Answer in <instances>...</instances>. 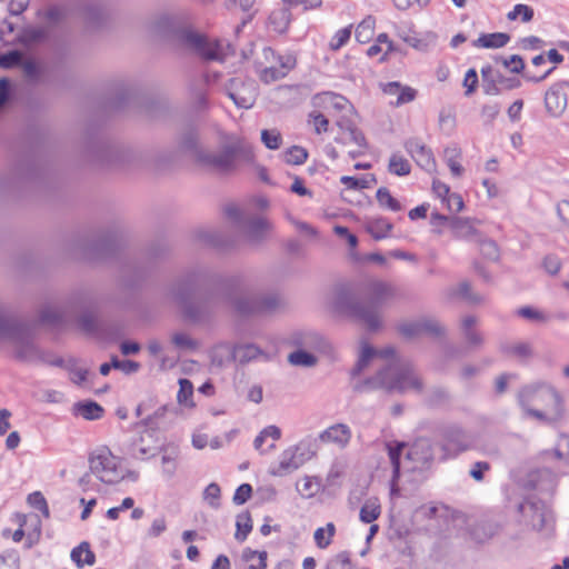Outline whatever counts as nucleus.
I'll list each match as a JSON object with an SVG mask.
<instances>
[{"label":"nucleus","instance_id":"1","mask_svg":"<svg viewBox=\"0 0 569 569\" xmlns=\"http://www.w3.org/2000/svg\"><path fill=\"white\" fill-rule=\"evenodd\" d=\"M378 362L381 370L373 379V383L390 391H420L422 381L413 369L402 362L393 349L386 348L376 350L366 345L362 348L361 356L357 366V371L361 372L370 363Z\"/></svg>","mask_w":569,"mask_h":569},{"label":"nucleus","instance_id":"2","mask_svg":"<svg viewBox=\"0 0 569 569\" xmlns=\"http://www.w3.org/2000/svg\"><path fill=\"white\" fill-rule=\"evenodd\" d=\"M526 401L531 405L529 413L545 422H553L561 418V399L558 392L549 387L535 389L526 395Z\"/></svg>","mask_w":569,"mask_h":569},{"label":"nucleus","instance_id":"3","mask_svg":"<svg viewBox=\"0 0 569 569\" xmlns=\"http://www.w3.org/2000/svg\"><path fill=\"white\" fill-rule=\"evenodd\" d=\"M90 470L103 482L113 483L123 477L121 459L107 447L97 448L89 457Z\"/></svg>","mask_w":569,"mask_h":569},{"label":"nucleus","instance_id":"4","mask_svg":"<svg viewBox=\"0 0 569 569\" xmlns=\"http://www.w3.org/2000/svg\"><path fill=\"white\" fill-rule=\"evenodd\" d=\"M184 39L188 46L207 60L221 61L227 56V50L229 49V46H224L221 41L209 39L193 31L187 32Z\"/></svg>","mask_w":569,"mask_h":569},{"label":"nucleus","instance_id":"5","mask_svg":"<svg viewBox=\"0 0 569 569\" xmlns=\"http://www.w3.org/2000/svg\"><path fill=\"white\" fill-rule=\"evenodd\" d=\"M254 154L251 146L241 144L238 148L229 149L212 157L211 164L220 172H229L241 164L251 163Z\"/></svg>","mask_w":569,"mask_h":569},{"label":"nucleus","instance_id":"6","mask_svg":"<svg viewBox=\"0 0 569 569\" xmlns=\"http://www.w3.org/2000/svg\"><path fill=\"white\" fill-rule=\"evenodd\" d=\"M29 517L22 512H16L11 516L10 521L17 526L16 530L11 528H6L2 531L3 538H11L14 542H20L26 537L24 547L27 549L32 548L36 543L39 542L41 537V526L40 521L37 520V525L32 531L26 532L24 527L27 526Z\"/></svg>","mask_w":569,"mask_h":569},{"label":"nucleus","instance_id":"7","mask_svg":"<svg viewBox=\"0 0 569 569\" xmlns=\"http://www.w3.org/2000/svg\"><path fill=\"white\" fill-rule=\"evenodd\" d=\"M441 459L457 457L469 449L465 431L459 427H449L441 433Z\"/></svg>","mask_w":569,"mask_h":569},{"label":"nucleus","instance_id":"8","mask_svg":"<svg viewBox=\"0 0 569 569\" xmlns=\"http://www.w3.org/2000/svg\"><path fill=\"white\" fill-rule=\"evenodd\" d=\"M431 191L433 197L441 202V209L448 213H458L463 209L462 197L452 192L451 188L440 179L435 178L432 180Z\"/></svg>","mask_w":569,"mask_h":569},{"label":"nucleus","instance_id":"9","mask_svg":"<svg viewBox=\"0 0 569 569\" xmlns=\"http://www.w3.org/2000/svg\"><path fill=\"white\" fill-rule=\"evenodd\" d=\"M395 51V42L383 32L377 36L375 43L367 49L366 53L371 59L378 58L379 62H386Z\"/></svg>","mask_w":569,"mask_h":569},{"label":"nucleus","instance_id":"10","mask_svg":"<svg viewBox=\"0 0 569 569\" xmlns=\"http://www.w3.org/2000/svg\"><path fill=\"white\" fill-rule=\"evenodd\" d=\"M281 431L276 426H269L263 429L254 440V448L262 453L269 452L276 448V442L280 439Z\"/></svg>","mask_w":569,"mask_h":569},{"label":"nucleus","instance_id":"11","mask_svg":"<svg viewBox=\"0 0 569 569\" xmlns=\"http://www.w3.org/2000/svg\"><path fill=\"white\" fill-rule=\"evenodd\" d=\"M400 331L406 337H416L420 335H438L440 327L433 320H423L420 322L405 323L400 327Z\"/></svg>","mask_w":569,"mask_h":569},{"label":"nucleus","instance_id":"12","mask_svg":"<svg viewBox=\"0 0 569 569\" xmlns=\"http://www.w3.org/2000/svg\"><path fill=\"white\" fill-rule=\"evenodd\" d=\"M510 41V36L505 32L482 33L472 41V46L479 49H499Z\"/></svg>","mask_w":569,"mask_h":569},{"label":"nucleus","instance_id":"13","mask_svg":"<svg viewBox=\"0 0 569 569\" xmlns=\"http://www.w3.org/2000/svg\"><path fill=\"white\" fill-rule=\"evenodd\" d=\"M351 438V431L348 426L339 423L328 428L320 435V439L325 442H335L345 447Z\"/></svg>","mask_w":569,"mask_h":569},{"label":"nucleus","instance_id":"14","mask_svg":"<svg viewBox=\"0 0 569 569\" xmlns=\"http://www.w3.org/2000/svg\"><path fill=\"white\" fill-rule=\"evenodd\" d=\"M462 151L460 148L453 146L445 150V161L455 178H460L465 173V168L461 164Z\"/></svg>","mask_w":569,"mask_h":569},{"label":"nucleus","instance_id":"15","mask_svg":"<svg viewBox=\"0 0 569 569\" xmlns=\"http://www.w3.org/2000/svg\"><path fill=\"white\" fill-rule=\"evenodd\" d=\"M291 21V12L288 8H280L274 11L269 17V27L272 31L277 33H283L287 31Z\"/></svg>","mask_w":569,"mask_h":569},{"label":"nucleus","instance_id":"16","mask_svg":"<svg viewBox=\"0 0 569 569\" xmlns=\"http://www.w3.org/2000/svg\"><path fill=\"white\" fill-rule=\"evenodd\" d=\"M376 34V18L367 16L356 28L355 36L359 43H369Z\"/></svg>","mask_w":569,"mask_h":569},{"label":"nucleus","instance_id":"17","mask_svg":"<svg viewBox=\"0 0 569 569\" xmlns=\"http://www.w3.org/2000/svg\"><path fill=\"white\" fill-rule=\"evenodd\" d=\"M381 516V503L376 497H371L365 501L360 509V520L365 523H372Z\"/></svg>","mask_w":569,"mask_h":569},{"label":"nucleus","instance_id":"18","mask_svg":"<svg viewBox=\"0 0 569 569\" xmlns=\"http://www.w3.org/2000/svg\"><path fill=\"white\" fill-rule=\"evenodd\" d=\"M347 100L339 94L332 92H323L315 97V104L323 108L327 112L331 109H342Z\"/></svg>","mask_w":569,"mask_h":569},{"label":"nucleus","instance_id":"19","mask_svg":"<svg viewBox=\"0 0 569 569\" xmlns=\"http://www.w3.org/2000/svg\"><path fill=\"white\" fill-rule=\"evenodd\" d=\"M71 559L78 567L84 565L92 566L96 562V555L91 550L89 542H81L71 551Z\"/></svg>","mask_w":569,"mask_h":569},{"label":"nucleus","instance_id":"20","mask_svg":"<svg viewBox=\"0 0 569 569\" xmlns=\"http://www.w3.org/2000/svg\"><path fill=\"white\" fill-rule=\"evenodd\" d=\"M366 231L371 234L376 240L386 238L391 229L392 224L386 218H377L367 221Z\"/></svg>","mask_w":569,"mask_h":569},{"label":"nucleus","instance_id":"21","mask_svg":"<svg viewBox=\"0 0 569 569\" xmlns=\"http://www.w3.org/2000/svg\"><path fill=\"white\" fill-rule=\"evenodd\" d=\"M505 350L509 357L520 361H526L533 357L532 345L527 341H515L508 345Z\"/></svg>","mask_w":569,"mask_h":569},{"label":"nucleus","instance_id":"22","mask_svg":"<svg viewBox=\"0 0 569 569\" xmlns=\"http://www.w3.org/2000/svg\"><path fill=\"white\" fill-rule=\"evenodd\" d=\"M242 560L248 565L246 569H266L267 568V551H256L246 548L242 551Z\"/></svg>","mask_w":569,"mask_h":569},{"label":"nucleus","instance_id":"23","mask_svg":"<svg viewBox=\"0 0 569 569\" xmlns=\"http://www.w3.org/2000/svg\"><path fill=\"white\" fill-rule=\"evenodd\" d=\"M352 315L358 317L370 330H375L380 325L379 316L372 307L356 306L352 308Z\"/></svg>","mask_w":569,"mask_h":569},{"label":"nucleus","instance_id":"24","mask_svg":"<svg viewBox=\"0 0 569 569\" xmlns=\"http://www.w3.org/2000/svg\"><path fill=\"white\" fill-rule=\"evenodd\" d=\"M296 58L291 54H288L286 57H282L280 58V63H281V67H282V71H278L277 69L274 68H270V69H266L263 72H262V79L268 82V81H273V80H277L279 78H282L286 76V73L293 69L295 66H296Z\"/></svg>","mask_w":569,"mask_h":569},{"label":"nucleus","instance_id":"25","mask_svg":"<svg viewBox=\"0 0 569 569\" xmlns=\"http://www.w3.org/2000/svg\"><path fill=\"white\" fill-rule=\"evenodd\" d=\"M407 150L411 153L412 158H415L420 166L428 167L430 164H435L432 152L425 146L419 144L418 142H409L407 144Z\"/></svg>","mask_w":569,"mask_h":569},{"label":"nucleus","instance_id":"26","mask_svg":"<svg viewBox=\"0 0 569 569\" xmlns=\"http://www.w3.org/2000/svg\"><path fill=\"white\" fill-rule=\"evenodd\" d=\"M336 532H337V529H336L335 523H332V522L327 523L326 527L318 528L315 531V536H313L316 546L319 549H327L331 545V542L336 536Z\"/></svg>","mask_w":569,"mask_h":569},{"label":"nucleus","instance_id":"27","mask_svg":"<svg viewBox=\"0 0 569 569\" xmlns=\"http://www.w3.org/2000/svg\"><path fill=\"white\" fill-rule=\"evenodd\" d=\"M321 485V478L306 476L298 482V489L301 495L310 498L320 491Z\"/></svg>","mask_w":569,"mask_h":569},{"label":"nucleus","instance_id":"28","mask_svg":"<svg viewBox=\"0 0 569 569\" xmlns=\"http://www.w3.org/2000/svg\"><path fill=\"white\" fill-rule=\"evenodd\" d=\"M406 443L392 441L387 445L388 455L393 467V479H398L400 475V457Z\"/></svg>","mask_w":569,"mask_h":569},{"label":"nucleus","instance_id":"29","mask_svg":"<svg viewBox=\"0 0 569 569\" xmlns=\"http://www.w3.org/2000/svg\"><path fill=\"white\" fill-rule=\"evenodd\" d=\"M389 171L397 176H408L411 171V164L403 156L393 153L389 160Z\"/></svg>","mask_w":569,"mask_h":569},{"label":"nucleus","instance_id":"30","mask_svg":"<svg viewBox=\"0 0 569 569\" xmlns=\"http://www.w3.org/2000/svg\"><path fill=\"white\" fill-rule=\"evenodd\" d=\"M377 201L381 207L388 208L392 211H400L402 209L399 200H397L387 188L378 189Z\"/></svg>","mask_w":569,"mask_h":569},{"label":"nucleus","instance_id":"31","mask_svg":"<svg viewBox=\"0 0 569 569\" xmlns=\"http://www.w3.org/2000/svg\"><path fill=\"white\" fill-rule=\"evenodd\" d=\"M533 9L527 4H517L513 10H511L507 18L511 21L520 20L522 22H529L533 18Z\"/></svg>","mask_w":569,"mask_h":569},{"label":"nucleus","instance_id":"32","mask_svg":"<svg viewBox=\"0 0 569 569\" xmlns=\"http://www.w3.org/2000/svg\"><path fill=\"white\" fill-rule=\"evenodd\" d=\"M351 33H352V26H349V27L338 30L329 43L330 49L333 51L340 50L345 44L348 43V41L351 38Z\"/></svg>","mask_w":569,"mask_h":569},{"label":"nucleus","instance_id":"33","mask_svg":"<svg viewBox=\"0 0 569 569\" xmlns=\"http://www.w3.org/2000/svg\"><path fill=\"white\" fill-rule=\"evenodd\" d=\"M249 231L253 238H256V239L262 238L263 236L268 234V232L270 231V223L268 222L267 219L261 218V217L252 219L249 222Z\"/></svg>","mask_w":569,"mask_h":569},{"label":"nucleus","instance_id":"34","mask_svg":"<svg viewBox=\"0 0 569 569\" xmlns=\"http://www.w3.org/2000/svg\"><path fill=\"white\" fill-rule=\"evenodd\" d=\"M28 503L39 510L46 518L50 517L49 507L44 496L40 491H34L28 496Z\"/></svg>","mask_w":569,"mask_h":569},{"label":"nucleus","instance_id":"35","mask_svg":"<svg viewBox=\"0 0 569 569\" xmlns=\"http://www.w3.org/2000/svg\"><path fill=\"white\" fill-rule=\"evenodd\" d=\"M462 87L465 88V94L470 97L475 94L479 87V78L476 69H469L465 74V79L462 81Z\"/></svg>","mask_w":569,"mask_h":569},{"label":"nucleus","instance_id":"36","mask_svg":"<svg viewBox=\"0 0 569 569\" xmlns=\"http://www.w3.org/2000/svg\"><path fill=\"white\" fill-rule=\"evenodd\" d=\"M327 569H353L350 553L342 551L329 560Z\"/></svg>","mask_w":569,"mask_h":569},{"label":"nucleus","instance_id":"37","mask_svg":"<svg viewBox=\"0 0 569 569\" xmlns=\"http://www.w3.org/2000/svg\"><path fill=\"white\" fill-rule=\"evenodd\" d=\"M261 140L267 148L272 150L279 149L282 143L281 133L276 129L263 130L261 133Z\"/></svg>","mask_w":569,"mask_h":569},{"label":"nucleus","instance_id":"38","mask_svg":"<svg viewBox=\"0 0 569 569\" xmlns=\"http://www.w3.org/2000/svg\"><path fill=\"white\" fill-rule=\"evenodd\" d=\"M517 315L531 322H545L547 320V316L533 307H522L517 310Z\"/></svg>","mask_w":569,"mask_h":569},{"label":"nucleus","instance_id":"39","mask_svg":"<svg viewBox=\"0 0 569 569\" xmlns=\"http://www.w3.org/2000/svg\"><path fill=\"white\" fill-rule=\"evenodd\" d=\"M309 123L313 126L318 134L327 132L329 129L328 118L319 111H312L309 114Z\"/></svg>","mask_w":569,"mask_h":569},{"label":"nucleus","instance_id":"40","mask_svg":"<svg viewBox=\"0 0 569 569\" xmlns=\"http://www.w3.org/2000/svg\"><path fill=\"white\" fill-rule=\"evenodd\" d=\"M23 60V54L20 51L13 50L8 53L0 54V67L2 68H13L21 66Z\"/></svg>","mask_w":569,"mask_h":569},{"label":"nucleus","instance_id":"41","mask_svg":"<svg viewBox=\"0 0 569 569\" xmlns=\"http://www.w3.org/2000/svg\"><path fill=\"white\" fill-rule=\"evenodd\" d=\"M308 158V152L305 148L295 146L286 152V161L291 164H301Z\"/></svg>","mask_w":569,"mask_h":569},{"label":"nucleus","instance_id":"42","mask_svg":"<svg viewBox=\"0 0 569 569\" xmlns=\"http://www.w3.org/2000/svg\"><path fill=\"white\" fill-rule=\"evenodd\" d=\"M79 411L86 419H98L101 417L103 409L96 402L81 403Z\"/></svg>","mask_w":569,"mask_h":569},{"label":"nucleus","instance_id":"43","mask_svg":"<svg viewBox=\"0 0 569 569\" xmlns=\"http://www.w3.org/2000/svg\"><path fill=\"white\" fill-rule=\"evenodd\" d=\"M286 3L284 8L293 9L301 7L302 11L318 9L322 4V0H283Z\"/></svg>","mask_w":569,"mask_h":569},{"label":"nucleus","instance_id":"44","mask_svg":"<svg viewBox=\"0 0 569 569\" xmlns=\"http://www.w3.org/2000/svg\"><path fill=\"white\" fill-rule=\"evenodd\" d=\"M252 525L249 516L239 517L237 520V532L236 539L239 541H244L247 536L251 532Z\"/></svg>","mask_w":569,"mask_h":569},{"label":"nucleus","instance_id":"45","mask_svg":"<svg viewBox=\"0 0 569 569\" xmlns=\"http://www.w3.org/2000/svg\"><path fill=\"white\" fill-rule=\"evenodd\" d=\"M475 319L471 317H468L463 320V330L466 338L470 343L477 345L481 342L480 333L475 329Z\"/></svg>","mask_w":569,"mask_h":569},{"label":"nucleus","instance_id":"46","mask_svg":"<svg viewBox=\"0 0 569 569\" xmlns=\"http://www.w3.org/2000/svg\"><path fill=\"white\" fill-rule=\"evenodd\" d=\"M172 342L181 349H196L198 343L190 335L186 332H177L172 336Z\"/></svg>","mask_w":569,"mask_h":569},{"label":"nucleus","instance_id":"47","mask_svg":"<svg viewBox=\"0 0 569 569\" xmlns=\"http://www.w3.org/2000/svg\"><path fill=\"white\" fill-rule=\"evenodd\" d=\"M546 106L553 113H559L566 106L565 100L560 101V96L557 91H548L546 93Z\"/></svg>","mask_w":569,"mask_h":569},{"label":"nucleus","instance_id":"48","mask_svg":"<svg viewBox=\"0 0 569 569\" xmlns=\"http://www.w3.org/2000/svg\"><path fill=\"white\" fill-rule=\"evenodd\" d=\"M289 361L297 366H312L316 363V359L312 355L306 351H296L289 356Z\"/></svg>","mask_w":569,"mask_h":569},{"label":"nucleus","instance_id":"49","mask_svg":"<svg viewBox=\"0 0 569 569\" xmlns=\"http://www.w3.org/2000/svg\"><path fill=\"white\" fill-rule=\"evenodd\" d=\"M393 288L391 284L386 282H378L373 286V299L375 302L382 301L393 295Z\"/></svg>","mask_w":569,"mask_h":569},{"label":"nucleus","instance_id":"50","mask_svg":"<svg viewBox=\"0 0 569 569\" xmlns=\"http://www.w3.org/2000/svg\"><path fill=\"white\" fill-rule=\"evenodd\" d=\"M179 385L178 400L180 403H187L192 398L193 386L188 379H180Z\"/></svg>","mask_w":569,"mask_h":569},{"label":"nucleus","instance_id":"51","mask_svg":"<svg viewBox=\"0 0 569 569\" xmlns=\"http://www.w3.org/2000/svg\"><path fill=\"white\" fill-rule=\"evenodd\" d=\"M418 96V91L411 87L402 86L397 97L396 106H401L413 101Z\"/></svg>","mask_w":569,"mask_h":569},{"label":"nucleus","instance_id":"52","mask_svg":"<svg viewBox=\"0 0 569 569\" xmlns=\"http://www.w3.org/2000/svg\"><path fill=\"white\" fill-rule=\"evenodd\" d=\"M340 181L348 189H352V190L366 189L369 187L368 180L365 178H355V177L343 176V177H341Z\"/></svg>","mask_w":569,"mask_h":569},{"label":"nucleus","instance_id":"53","mask_svg":"<svg viewBox=\"0 0 569 569\" xmlns=\"http://www.w3.org/2000/svg\"><path fill=\"white\" fill-rule=\"evenodd\" d=\"M542 266L549 274L555 276L561 269V260L555 254H549L545 257Z\"/></svg>","mask_w":569,"mask_h":569},{"label":"nucleus","instance_id":"54","mask_svg":"<svg viewBox=\"0 0 569 569\" xmlns=\"http://www.w3.org/2000/svg\"><path fill=\"white\" fill-rule=\"evenodd\" d=\"M26 76L32 80L37 79L40 74V66L36 60H22L21 63Z\"/></svg>","mask_w":569,"mask_h":569},{"label":"nucleus","instance_id":"55","mask_svg":"<svg viewBox=\"0 0 569 569\" xmlns=\"http://www.w3.org/2000/svg\"><path fill=\"white\" fill-rule=\"evenodd\" d=\"M252 495V487L249 483L241 485L233 497L237 505H243Z\"/></svg>","mask_w":569,"mask_h":569},{"label":"nucleus","instance_id":"56","mask_svg":"<svg viewBox=\"0 0 569 569\" xmlns=\"http://www.w3.org/2000/svg\"><path fill=\"white\" fill-rule=\"evenodd\" d=\"M112 367L114 369L122 370L127 373L138 370L139 363L131 360H119L118 358L112 359Z\"/></svg>","mask_w":569,"mask_h":569},{"label":"nucleus","instance_id":"57","mask_svg":"<svg viewBox=\"0 0 569 569\" xmlns=\"http://www.w3.org/2000/svg\"><path fill=\"white\" fill-rule=\"evenodd\" d=\"M206 499L210 500V505L213 507L218 506L220 498V487L217 483H210L204 490Z\"/></svg>","mask_w":569,"mask_h":569},{"label":"nucleus","instance_id":"58","mask_svg":"<svg viewBox=\"0 0 569 569\" xmlns=\"http://www.w3.org/2000/svg\"><path fill=\"white\" fill-rule=\"evenodd\" d=\"M81 328L88 333H94L98 328L97 319L92 315H86L80 319Z\"/></svg>","mask_w":569,"mask_h":569},{"label":"nucleus","instance_id":"59","mask_svg":"<svg viewBox=\"0 0 569 569\" xmlns=\"http://www.w3.org/2000/svg\"><path fill=\"white\" fill-rule=\"evenodd\" d=\"M490 470V465L485 461L476 462L470 471V475L478 481L483 480L485 472Z\"/></svg>","mask_w":569,"mask_h":569},{"label":"nucleus","instance_id":"60","mask_svg":"<svg viewBox=\"0 0 569 569\" xmlns=\"http://www.w3.org/2000/svg\"><path fill=\"white\" fill-rule=\"evenodd\" d=\"M335 232L341 238H346L351 248H356L358 244V239L355 234L350 233L346 227L337 226L335 227Z\"/></svg>","mask_w":569,"mask_h":569},{"label":"nucleus","instance_id":"61","mask_svg":"<svg viewBox=\"0 0 569 569\" xmlns=\"http://www.w3.org/2000/svg\"><path fill=\"white\" fill-rule=\"evenodd\" d=\"M291 191L299 194V196H308L312 197V192L306 188L305 180L297 177L295 178L293 183L291 184Z\"/></svg>","mask_w":569,"mask_h":569},{"label":"nucleus","instance_id":"62","mask_svg":"<svg viewBox=\"0 0 569 569\" xmlns=\"http://www.w3.org/2000/svg\"><path fill=\"white\" fill-rule=\"evenodd\" d=\"M505 66L512 72L519 73L525 68V61L518 56H512L509 60L505 61Z\"/></svg>","mask_w":569,"mask_h":569},{"label":"nucleus","instance_id":"63","mask_svg":"<svg viewBox=\"0 0 569 569\" xmlns=\"http://www.w3.org/2000/svg\"><path fill=\"white\" fill-rule=\"evenodd\" d=\"M167 529V523L164 518H158L152 521L149 533L152 537H159Z\"/></svg>","mask_w":569,"mask_h":569},{"label":"nucleus","instance_id":"64","mask_svg":"<svg viewBox=\"0 0 569 569\" xmlns=\"http://www.w3.org/2000/svg\"><path fill=\"white\" fill-rule=\"evenodd\" d=\"M29 1L30 0H11L9 4L10 12L12 14L22 13L27 9Z\"/></svg>","mask_w":569,"mask_h":569}]
</instances>
